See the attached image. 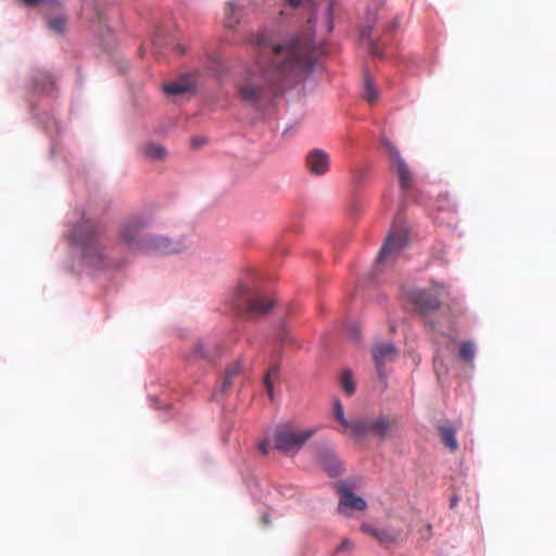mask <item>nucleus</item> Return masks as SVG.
Listing matches in <instances>:
<instances>
[{"label":"nucleus","instance_id":"obj_7","mask_svg":"<svg viewBox=\"0 0 556 556\" xmlns=\"http://www.w3.org/2000/svg\"><path fill=\"white\" fill-rule=\"evenodd\" d=\"M380 142L389 155L392 168H394L397 174L401 189L403 191L410 189L413 186V175L405 160L388 138L382 137Z\"/></svg>","mask_w":556,"mask_h":556},{"label":"nucleus","instance_id":"obj_34","mask_svg":"<svg viewBox=\"0 0 556 556\" xmlns=\"http://www.w3.org/2000/svg\"><path fill=\"white\" fill-rule=\"evenodd\" d=\"M152 404L154 405L155 408H167L168 406L167 405H160V401L157 399H152Z\"/></svg>","mask_w":556,"mask_h":556},{"label":"nucleus","instance_id":"obj_15","mask_svg":"<svg viewBox=\"0 0 556 556\" xmlns=\"http://www.w3.org/2000/svg\"><path fill=\"white\" fill-rule=\"evenodd\" d=\"M194 85L195 81L191 76H184L176 81L164 85L163 90L168 96H179L192 90Z\"/></svg>","mask_w":556,"mask_h":556},{"label":"nucleus","instance_id":"obj_20","mask_svg":"<svg viewBox=\"0 0 556 556\" xmlns=\"http://www.w3.org/2000/svg\"><path fill=\"white\" fill-rule=\"evenodd\" d=\"M363 98L370 104L376 102L379 98V91L376 88L374 78L371 77V75L369 73H365V76H364Z\"/></svg>","mask_w":556,"mask_h":556},{"label":"nucleus","instance_id":"obj_27","mask_svg":"<svg viewBox=\"0 0 556 556\" xmlns=\"http://www.w3.org/2000/svg\"><path fill=\"white\" fill-rule=\"evenodd\" d=\"M278 371H279V367L278 366H276V365L271 366L268 369V371H267V374L265 376V379H264L266 391H267V393H268L270 399H273V390H274V386H273L270 379H271V377L277 376Z\"/></svg>","mask_w":556,"mask_h":556},{"label":"nucleus","instance_id":"obj_19","mask_svg":"<svg viewBox=\"0 0 556 556\" xmlns=\"http://www.w3.org/2000/svg\"><path fill=\"white\" fill-rule=\"evenodd\" d=\"M241 18V10L237 4L229 1L225 7V25L229 28L236 27Z\"/></svg>","mask_w":556,"mask_h":556},{"label":"nucleus","instance_id":"obj_42","mask_svg":"<svg viewBox=\"0 0 556 556\" xmlns=\"http://www.w3.org/2000/svg\"><path fill=\"white\" fill-rule=\"evenodd\" d=\"M193 144H200V141L193 140Z\"/></svg>","mask_w":556,"mask_h":556},{"label":"nucleus","instance_id":"obj_24","mask_svg":"<svg viewBox=\"0 0 556 556\" xmlns=\"http://www.w3.org/2000/svg\"><path fill=\"white\" fill-rule=\"evenodd\" d=\"M476 354V349L473 343L471 342H464L459 346V356L463 361L470 363L472 362Z\"/></svg>","mask_w":556,"mask_h":556},{"label":"nucleus","instance_id":"obj_25","mask_svg":"<svg viewBox=\"0 0 556 556\" xmlns=\"http://www.w3.org/2000/svg\"><path fill=\"white\" fill-rule=\"evenodd\" d=\"M334 416L345 430L351 431L352 422H349L348 419L345 418L344 412H343V406L339 400H337L334 403Z\"/></svg>","mask_w":556,"mask_h":556},{"label":"nucleus","instance_id":"obj_18","mask_svg":"<svg viewBox=\"0 0 556 556\" xmlns=\"http://www.w3.org/2000/svg\"><path fill=\"white\" fill-rule=\"evenodd\" d=\"M443 444L451 451L458 450V442L456 439V430L451 426H439L438 428Z\"/></svg>","mask_w":556,"mask_h":556},{"label":"nucleus","instance_id":"obj_13","mask_svg":"<svg viewBox=\"0 0 556 556\" xmlns=\"http://www.w3.org/2000/svg\"><path fill=\"white\" fill-rule=\"evenodd\" d=\"M308 170L317 176L324 175L328 168V155L323 150H314L306 157Z\"/></svg>","mask_w":556,"mask_h":556},{"label":"nucleus","instance_id":"obj_11","mask_svg":"<svg viewBox=\"0 0 556 556\" xmlns=\"http://www.w3.org/2000/svg\"><path fill=\"white\" fill-rule=\"evenodd\" d=\"M141 251H146L151 254H173L179 253L182 249L179 244L173 243L167 237L148 235L144 242L141 243Z\"/></svg>","mask_w":556,"mask_h":556},{"label":"nucleus","instance_id":"obj_31","mask_svg":"<svg viewBox=\"0 0 556 556\" xmlns=\"http://www.w3.org/2000/svg\"><path fill=\"white\" fill-rule=\"evenodd\" d=\"M268 442L267 441H262L260 444H258V451L263 454V455H267L268 454Z\"/></svg>","mask_w":556,"mask_h":556},{"label":"nucleus","instance_id":"obj_29","mask_svg":"<svg viewBox=\"0 0 556 556\" xmlns=\"http://www.w3.org/2000/svg\"><path fill=\"white\" fill-rule=\"evenodd\" d=\"M352 549V542L350 540H343V542L337 547L336 552H344Z\"/></svg>","mask_w":556,"mask_h":556},{"label":"nucleus","instance_id":"obj_39","mask_svg":"<svg viewBox=\"0 0 556 556\" xmlns=\"http://www.w3.org/2000/svg\"><path fill=\"white\" fill-rule=\"evenodd\" d=\"M456 504H457V498H456V496H452V497H451V507H452V508H453V507H455V506H456Z\"/></svg>","mask_w":556,"mask_h":556},{"label":"nucleus","instance_id":"obj_9","mask_svg":"<svg viewBox=\"0 0 556 556\" xmlns=\"http://www.w3.org/2000/svg\"><path fill=\"white\" fill-rule=\"evenodd\" d=\"M445 293L444 286H434L432 289L420 290L414 294L413 301L416 308L422 314L428 315L437 311L441 305V298Z\"/></svg>","mask_w":556,"mask_h":556},{"label":"nucleus","instance_id":"obj_40","mask_svg":"<svg viewBox=\"0 0 556 556\" xmlns=\"http://www.w3.org/2000/svg\"><path fill=\"white\" fill-rule=\"evenodd\" d=\"M176 49H177V50H178V52H179V53H181V54L185 52L184 48H182V47H180L179 45L176 47Z\"/></svg>","mask_w":556,"mask_h":556},{"label":"nucleus","instance_id":"obj_17","mask_svg":"<svg viewBox=\"0 0 556 556\" xmlns=\"http://www.w3.org/2000/svg\"><path fill=\"white\" fill-rule=\"evenodd\" d=\"M140 153L148 160L162 161L166 157V149L160 143L147 142L140 147Z\"/></svg>","mask_w":556,"mask_h":556},{"label":"nucleus","instance_id":"obj_16","mask_svg":"<svg viewBox=\"0 0 556 556\" xmlns=\"http://www.w3.org/2000/svg\"><path fill=\"white\" fill-rule=\"evenodd\" d=\"M361 529L364 533L372 536L381 544L394 543L400 535L399 532H390L386 529H377L368 523L362 525Z\"/></svg>","mask_w":556,"mask_h":556},{"label":"nucleus","instance_id":"obj_3","mask_svg":"<svg viewBox=\"0 0 556 556\" xmlns=\"http://www.w3.org/2000/svg\"><path fill=\"white\" fill-rule=\"evenodd\" d=\"M314 433V429H301L293 422L278 425L274 431V447L286 455L296 454Z\"/></svg>","mask_w":556,"mask_h":556},{"label":"nucleus","instance_id":"obj_14","mask_svg":"<svg viewBox=\"0 0 556 556\" xmlns=\"http://www.w3.org/2000/svg\"><path fill=\"white\" fill-rule=\"evenodd\" d=\"M339 491H340L341 497H340L338 510L341 514H344V508H348V507L356 509V510L366 509L367 504H366L365 500L353 494L351 492V490H349L345 486H341Z\"/></svg>","mask_w":556,"mask_h":556},{"label":"nucleus","instance_id":"obj_8","mask_svg":"<svg viewBox=\"0 0 556 556\" xmlns=\"http://www.w3.org/2000/svg\"><path fill=\"white\" fill-rule=\"evenodd\" d=\"M148 223L141 217H131L125 220L119 227V238L128 247L135 250H141L144 239L148 235H143V230Z\"/></svg>","mask_w":556,"mask_h":556},{"label":"nucleus","instance_id":"obj_35","mask_svg":"<svg viewBox=\"0 0 556 556\" xmlns=\"http://www.w3.org/2000/svg\"><path fill=\"white\" fill-rule=\"evenodd\" d=\"M301 1L302 0H287L288 4L294 8L299 7L301 4Z\"/></svg>","mask_w":556,"mask_h":556},{"label":"nucleus","instance_id":"obj_36","mask_svg":"<svg viewBox=\"0 0 556 556\" xmlns=\"http://www.w3.org/2000/svg\"><path fill=\"white\" fill-rule=\"evenodd\" d=\"M327 12H328V15H329V23L331 24V15H332V5L331 4L328 5Z\"/></svg>","mask_w":556,"mask_h":556},{"label":"nucleus","instance_id":"obj_21","mask_svg":"<svg viewBox=\"0 0 556 556\" xmlns=\"http://www.w3.org/2000/svg\"><path fill=\"white\" fill-rule=\"evenodd\" d=\"M241 370H242V365L240 362H236V363L231 364L226 369V375H225L224 380L220 386L222 393L228 392V390L232 386V380L241 372Z\"/></svg>","mask_w":556,"mask_h":556},{"label":"nucleus","instance_id":"obj_6","mask_svg":"<svg viewBox=\"0 0 556 556\" xmlns=\"http://www.w3.org/2000/svg\"><path fill=\"white\" fill-rule=\"evenodd\" d=\"M408 244V233L402 226H394L386 238L377 257L378 264L393 262Z\"/></svg>","mask_w":556,"mask_h":556},{"label":"nucleus","instance_id":"obj_4","mask_svg":"<svg viewBox=\"0 0 556 556\" xmlns=\"http://www.w3.org/2000/svg\"><path fill=\"white\" fill-rule=\"evenodd\" d=\"M397 430V419L383 414L366 416L351 424V433L356 439L367 435L386 439Z\"/></svg>","mask_w":556,"mask_h":556},{"label":"nucleus","instance_id":"obj_37","mask_svg":"<svg viewBox=\"0 0 556 556\" xmlns=\"http://www.w3.org/2000/svg\"><path fill=\"white\" fill-rule=\"evenodd\" d=\"M262 520H263L264 525H269V522H270V520H269V516H268V515H264V516L262 517Z\"/></svg>","mask_w":556,"mask_h":556},{"label":"nucleus","instance_id":"obj_38","mask_svg":"<svg viewBox=\"0 0 556 556\" xmlns=\"http://www.w3.org/2000/svg\"><path fill=\"white\" fill-rule=\"evenodd\" d=\"M399 26V21L394 20L390 26L391 30H394Z\"/></svg>","mask_w":556,"mask_h":556},{"label":"nucleus","instance_id":"obj_2","mask_svg":"<svg viewBox=\"0 0 556 556\" xmlns=\"http://www.w3.org/2000/svg\"><path fill=\"white\" fill-rule=\"evenodd\" d=\"M71 244L80 252L83 261L90 267L103 268L106 249L102 242L99 225L90 218L83 217L72 225L66 233Z\"/></svg>","mask_w":556,"mask_h":556},{"label":"nucleus","instance_id":"obj_32","mask_svg":"<svg viewBox=\"0 0 556 556\" xmlns=\"http://www.w3.org/2000/svg\"><path fill=\"white\" fill-rule=\"evenodd\" d=\"M376 22V12L368 11L367 13V23L374 24Z\"/></svg>","mask_w":556,"mask_h":556},{"label":"nucleus","instance_id":"obj_26","mask_svg":"<svg viewBox=\"0 0 556 556\" xmlns=\"http://www.w3.org/2000/svg\"><path fill=\"white\" fill-rule=\"evenodd\" d=\"M341 386L343 390L352 395L355 391V386L352 381V372L350 370H344L341 375Z\"/></svg>","mask_w":556,"mask_h":556},{"label":"nucleus","instance_id":"obj_12","mask_svg":"<svg viewBox=\"0 0 556 556\" xmlns=\"http://www.w3.org/2000/svg\"><path fill=\"white\" fill-rule=\"evenodd\" d=\"M220 355V348L216 340L212 338L200 339L195 342L190 359H202L213 362Z\"/></svg>","mask_w":556,"mask_h":556},{"label":"nucleus","instance_id":"obj_33","mask_svg":"<svg viewBox=\"0 0 556 556\" xmlns=\"http://www.w3.org/2000/svg\"><path fill=\"white\" fill-rule=\"evenodd\" d=\"M370 27H371V25H367L363 28V30H362L363 37H368L370 35Z\"/></svg>","mask_w":556,"mask_h":556},{"label":"nucleus","instance_id":"obj_22","mask_svg":"<svg viewBox=\"0 0 556 556\" xmlns=\"http://www.w3.org/2000/svg\"><path fill=\"white\" fill-rule=\"evenodd\" d=\"M321 466L331 477L339 476L342 472V464L333 455L324 456L321 459Z\"/></svg>","mask_w":556,"mask_h":556},{"label":"nucleus","instance_id":"obj_5","mask_svg":"<svg viewBox=\"0 0 556 556\" xmlns=\"http://www.w3.org/2000/svg\"><path fill=\"white\" fill-rule=\"evenodd\" d=\"M275 301L251 291L247 286L239 285L235 290L233 308L244 313L248 318H257L268 313Z\"/></svg>","mask_w":556,"mask_h":556},{"label":"nucleus","instance_id":"obj_1","mask_svg":"<svg viewBox=\"0 0 556 556\" xmlns=\"http://www.w3.org/2000/svg\"><path fill=\"white\" fill-rule=\"evenodd\" d=\"M254 43L256 59L237 77L235 89L241 102L258 109L270 101L279 83L307 70L315 54L306 34L273 37L262 31Z\"/></svg>","mask_w":556,"mask_h":556},{"label":"nucleus","instance_id":"obj_41","mask_svg":"<svg viewBox=\"0 0 556 556\" xmlns=\"http://www.w3.org/2000/svg\"><path fill=\"white\" fill-rule=\"evenodd\" d=\"M193 144H200V141L193 140Z\"/></svg>","mask_w":556,"mask_h":556},{"label":"nucleus","instance_id":"obj_10","mask_svg":"<svg viewBox=\"0 0 556 556\" xmlns=\"http://www.w3.org/2000/svg\"><path fill=\"white\" fill-rule=\"evenodd\" d=\"M372 358L379 377L384 378V366L397 357V349L392 342L379 341L372 345Z\"/></svg>","mask_w":556,"mask_h":556},{"label":"nucleus","instance_id":"obj_30","mask_svg":"<svg viewBox=\"0 0 556 556\" xmlns=\"http://www.w3.org/2000/svg\"><path fill=\"white\" fill-rule=\"evenodd\" d=\"M370 52L372 55L382 56L379 45L377 42H370Z\"/></svg>","mask_w":556,"mask_h":556},{"label":"nucleus","instance_id":"obj_23","mask_svg":"<svg viewBox=\"0 0 556 556\" xmlns=\"http://www.w3.org/2000/svg\"><path fill=\"white\" fill-rule=\"evenodd\" d=\"M54 81L50 74L43 73L35 78V89L40 92H50L53 90Z\"/></svg>","mask_w":556,"mask_h":556},{"label":"nucleus","instance_id":"obj_28","mask_svg":"<svg viewBox=\"0 0 556 556\" xmlns=\"http://www.w3.org/2000/svg\"><path fill=\"white\" fill-rule=\"evenodd\" d=\"M66 20L63 16H56L49 21V27L55 33H62L65 26Z\"/></svg>","mask_w":556,"mask_h":556}]
</instances>
